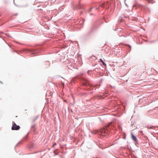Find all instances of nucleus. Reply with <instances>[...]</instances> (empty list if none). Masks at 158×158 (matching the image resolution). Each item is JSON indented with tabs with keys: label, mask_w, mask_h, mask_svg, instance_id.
<instances>
[{
	"label": "nucleus",
	"mask_w": 158,
	"mask_h": 158,
	"mask_svg": "<svg viewBox=\"0 0 158 158\" xmlns=\"http://www.w3.org/2000/svg\"><path fill=\"white\" fill-rule=\"evenodd\" d=\"M1 82V83L2 84V82Z\"/></svg>",
	"instance_id": "obj_10"
},
{
	"label": "nucleus",
	"mask_w": 158,
	"mask_h": 158,
	"mask_svg": "<svg viewBox=\"0 0 158 158\" xmlns=\"http://www.w3.org/2000/svg\"><path fill=\"white\" fill-rule=\"evenodd\" d=\"M131 138L134 142L137 141V139L136 137L132 133H131Z\"/></svg>",
	"instance_id": "obj_4"
},
{
	"label": "nucleus",
	"mask_w": 158,
	"mask_h": 158,
	"mask_svg": "<svg viewBox=\"0 0 158 158\" xmlns=\"http://www.w3.org/2000/svg\"><path fill=\"white\" fill-rule=\"evenodd\" d=\"M56 145V144L55 143H54L53 145V147L54 146V145Z\"/></svg>",
	"instance_id": "obj_9"
},
{
	"label": "nucleus",
	"mask_w": 158,
	"mask_h": 158,
	"mask_svg": "<svg viewBox=\"0 0 158 158\" xmlns=\"http://www.w3.org/2000/svg\"><path fill=\"white\" fill-rule=\"evenodd\" d=\"M20 128V127L17 125L15 123H13L12 126L11 127V129L13 130H19Z\"/></svg>",
	"instance_id": "obj_2"
},
{
	"label": "nucleus",
	"mask_w": 158,
	"mask_h": 158,
	"mask_svg": "<svg viewBox=\"0 0 158 158\" xmlns=\"http://www.w3.org/2000/svg\"><path fill=\"white\" fill-rule=\"evenodd\" d=\"M126 5L128 7L130 6L132 4V1L131 0H125V1Z\"/></svg>",
	"instance_id": "obj_3"
},
{
	"label": "nucleus",
	"mask_w": 158,
	"mask_h": 158,
	"mask_svg": "<svg viewBox=\"0 0 158 158\" xmlns=\"http://www.w3.org/2000/svg\"><path fill=\"white\" fill-rule=\"evenodd\" d=\"M108 2H105L104 3H102V5H100V6L102 7H105L107 6H108Z\"/></svg>",
	"instance_id": "obj_5"
},
{
	"label": "nucleus",
	"mask_w": 158,
	"mask_h": 158,
	"mask_svg": "<svg viewBox=\"0 0 158 158\" xmlns=\"http://www.w3.org/2000/svg\"><path fill=\"white\" fill-rule=\"evenodd\" d=\"M112 123H110L108 125L107 127H106V128H102V129L100 130V133L102 134H107L108 133V128L109 129H111L110 128V125Z\"/></svg>",
	"instance_id": "obj_1"
},
{
	"label": "nucleus",
	"mask_w": 158,
	"mask_h": 158,
	"mask_svg": "<svg viewBox=\"0 0 158 158\" xmlns=\"http://www.w3.org/2000/svg\"><path fill=\"white\" fill-rule=\"evenodd\" d=\"M100 61L101 62H102L103 64L105 66H106V64L103 62L102 59H100Z\"/></svg>",
	"instance_id": "obj_7"
},
{
	"label": "nucleus",
	"mask_w": 158,
	"mask_h": 158,
	"mask_svg": "<svg viewBox=\"0 0 158 158\" xmlns=\"http://www.w3.org/2000/svg\"><path fill=\"white\" fill-rule=\"evenodd\" d=\"M38 118V116L33 117L32 118V120L34 122V121H35Z\"/></svg>",
	"instance_id": "obj_6"
},
{
	"label": "nucleus",
	"mask_w": 158,
	"mask_h": 158,
	"mask_svg": "<svg viewBox=\"0 0 158 158\" xmlns=\"http://www.w3.org/2000/svg\"><path fill=\"white\" fill-rule=\"evenodd\" d=\"M149 3H153L155 2L154 0H147Z\"/></svg>",
	"instance_id": "obj_8"
}]
</instances>
